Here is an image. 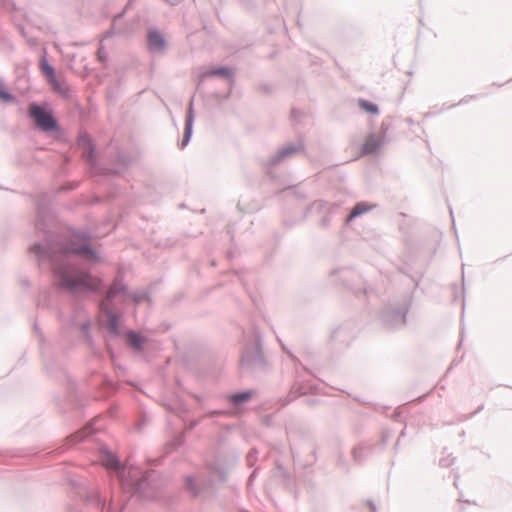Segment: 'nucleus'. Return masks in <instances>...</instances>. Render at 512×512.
Listing matches in <instances>:
<instances>
[{
	"mask_svg": "<svg viewBox=\"0 0 512 512\" xmlns=\"http://www.w3.org/2000/svg\"><path fill=\"white\" fill-rule=\"evenodd\" d=\"M287 434L290 435L291 434V430L289 428H287Z\"/></svg>",
	"mask_w": 512,
	"mask_h": 512,
	"instance_id": "59",
	"label": "nucleus"
},
{
	"mask_svg": "<svg viewBox=\"0 0 512 512\" xmlns=\"http://www.w3.org/2000/svg\"><path fill=\"white\" fill-rule=\"evenodd\" d=\"M295 193H296L297 197H304L303 194H300V193H297V192H295Z\"/></svg>",
	"mask_w": 512,
	"mask_h": 512,
	"instance_id": "56",
	"label": "nucleus"
},
{
	"mask_svg": "<svg viewBox=\"0 0 512 512\" xmlns=\"http://www.w3.org/2000/svg\"><path fill=\"white\" fill-rule=\"evenodd\" d=\"M147 297H148V293L146 291H136L131 295V298L135 304H139Z\"/></svg>",
	"mask_w": 512,
	"mask_h": 512,
	"instance_id": "35",
	"label": "nucleus"
},
{
	"mask_svg": "<svg viewBox=\"0 0 512 512\" xmlns=\"http://www.w3.org/2000/svg\"><path fill=\"white\" fill-rule=\"evenodd\" d=\"M0 100L4 103H14L16 101V97L8 91L2 79H0Z\"/></svg>",
	"mask_w": 512,
	"mask_h": 512,
	"instance_id": "30",
	"label": "nucleus"
},
{
	"mask_svg": "<svg viewBox=\"0 0 512 512\" xmlns=\"http://www.w3.org/2000/svg\"><path fill=\"white\" fill-rule=\"evenodd\" d=\"M217 76L224 79L232 80L234 77V71L228 66H216L208 69L201 74L200 78L203 80L206 77Z\"/></svg>",
	"mask_w": 512,
	"mask_h": 512,
	"instance_id": "21",
	"label": "nucleus"
},
{
	"mask_svg": "<svg viewBox=\"0 0 512 512\" xmlns=\"http://www.w3.org/2000/svg\"><path fill=\"white\" fill-rule=\"evenodd\" d=\"M367 504H368L371 512H377V508H376L375 504L371 500H368Z\"/></svg>",
	"mask_w": 512,
	"mask_h": 512,
	"instance_id": "42",
	"label": "nucleus"
},
{
	"mask_svg": "<svg viewBox=\"0 0 512 512\" xmlns=\"http://www.w3.org/2000/svg\"><path fill=\"white\" fill-rule=\"evenodd\" d=\"M358 105L359 107L365 111L366 113L368 114H371V115H378L379 114V107L377 104L369 101V100H366V99H359L358 101Z\"/></svg>",
	"mask_w": 512,
	"mask_h": 512,
	"instance_id": "28",
	"label": "nucleus"
},
{
	"mask_svg": "<svg viewBox=\"0 0 512 512\" xmlns=\"http://www.w3.org/2000/svg\"><path fill=\"white\" fill-rule=\"evenodd\" d=\"M239 280L241 281V283H242L243 285H245V284H244V282H243V278H242L240 275H239Z\"/></svg>",
	"mask_w": 512,
	"mask_h": 512,
	"instance_id": "58",
	"label": "nucleus"
},
{
	"mask_svg": "<svg viewBox=\"0 0 512 512\" xmlns=\"http://www.w3.org/2000/svg\"><path fill=\"white\" fill-rule=\"evenodd\" d=\"M284 223H285V225H286V226H288V227H292V225H293L292 223L288 224L286 221H285Z\"/></svg>",
	"mask_w": 512,
	"mask_h": 512,
	"instance_id": "57",
	"label": "nucleus"
},
{
	"mask_svg": "<svg viewBox=\"0 0 512 512\" xmlns=\"http://www.w3.org/2000/svg\"><path fill=\"white\" fill-rule=\"evenodd\" d=\"M227 414H228V412L225 410H212L209 412V416H211V417L224 416Z\"/></svg>",
	"mask_w": 512,
	"mask_h": 512,
	"instance_id": "39",
	"label": "nucleus"
},
{
	"mask_svg": "<svg viewBox=\"0 0 512 512\" xmlns=\"http://www.w3.org/2000/svg\"><path fill=\"white\" fill-rule=\"evenodd\" d=\"M167 40L158 29H150L147 32V48L151 54L164 52Z\"/></svg>",
	"mask_w": 512,
	"mask_h": 512,
	"instance_id": "16",
	"label": "nucleus"
},
{
	"mask_svg": "<svg viewBox=\"0 0 512 512\" xmlns=\"http://www.w3.org/2000/svg\"><path fill=\"white\" fill-rule=\"evenodd\" d=\"M253 396L252 390H244L236 393L229 394L227 396L228 402L235 408L241 407L247 403Z\"/></svg>",
	"mask_w": 512,
	"mask_h": 512,
	"instance_id": "24",
	"label": "nucleus"
},
{
	"mask_svg": "<svg viewBox=\"0 0 512 512\" xmlns=\"http://www.w3.org/2000/svg\"><path fill=\"white\" fill-rule=\"evenodd\" d=\"M127 291H128V287H127V284L124 282L123 275L121 273H118L115 276L113 282L107 288V290H106V286L104 285V289L101 294H99V295L93 294V295H90V297L91 296H102V295L106 294V298L109 301H113L117 296L127 294ZM87 298H89V296Z\"/></svg>",
	"mask_w": 512,
	"mask_h": 512,
	"instance_id": "13",
	"label": "nucleus"
},
{
	"mask_svg": "<svg viewBox=\"0 0 512 512\" xmlns=\"http://www.w3.org/2000/svg\"><path fill=\"white\" fill-rule=\"evenodd\" d=\"M464 308H465V302L463 301V303H462V313H464Z\"/></svg>",
	"mask_w": 512,
	"mask_h": 512,
	"instance_id": "55",
	"label": "nucleus"
},
{
	"mask_svg": "<svg viewBox=\"0 0 512 512\" xmlns=\"http://www.w3.org/2000/svg\"><path fill=\"white\" fill-rule=\"evenodd\" d=\"M411 304V297L406 296L399 302L387 304L381 311L383 325L389 329H399L406 324V315Z\"/></svg>",
	"mask_w": 512,
	"mask_h": 512,
	"instance_id": "5",
	"label": "nucleus"
},
{
	"mask_svg": "<svg viewBox=\"0 0 512 512\" xmlns=\"http://www.w3.org/2000/svg\"><path fill=\"white\" fill-rule=\"evenodd\" d=\"M404 436H405V429H403V430L400 432L398 439H400V440H401V438H402V437H404Z\"/></svg>",
	"mask_w": 512,
	"mask_h": 512,
	"instance_id": "46",
	"label": "nucleus"
},
{
	"mask_svg": "<svg viewBox=\"0 0 512 512\" xmlns=\"http://www.w3.org/2000/svg\"><path fill=\"white\" fill-rule=\"evenodd\" d=\"M375 446L376 445L360 444L354 447L352 450V458L354 462L358 465L363 464L367 457L373 452Z\"/></svg>",
	"mask_w": 512,
	"mask_h": 512,
	"instance_id": "23",
	"label": "nucleus"
},
{
	"mask_svg": "<svg viewBox=\"0 0 512 512\" xmlns=\"http://www.w3.org/2000/svg\"><path fill=\"white\" fill-rule=\"evenodd\" d=\"M482 409H483V405H481V406L477 409V411H475L474 413H472V416H473V415H475L476 413H478L479 411H481Z\"/></svg>",
	"mask_w": 512,
	"mask_h": 512,
	"instance_id": "48",
	"label": "nucleus"
},
{
	"mask_svg": "<svg viewBox=\"0 0 512 512\" xmlns=\"http://www.w3.org/2000/svg\"><path fill=\"white\" fill-rule=\"evenodd\" d=\"M399 442H400V439H397L395 445H394V449L396 450L398 447H399Z\"/></svg>",
	"mask_w": 512,
	"mask_h": 512,
	"instance_id": "49",
	"label": "nucleus"
},
{
	"mask_svg": "<svg viewBox=\"0 0 512 512\" xmlns=\"http://www.w3.org/2000/svg\"><path fill=\"white\" fill-rule=\"evenodd\" d=\"M35 229L42 239L36 241L30 251L38 266L49 271L58 289L74 296L88 297L101 294L104 281L91 272V267L101 261L98 251L92 247L89 230H72L65 242L49 229L52 210L44 197L36 202Z\"/></svg>",
	"mask_w": 512,
	"mask_h": 512,
	"instance_id": "1",
	"label": "nucleus"
},
{
	"mask_svg": "<svg viewBox=\"0 0 512 512\" xmlns=\"http://www.w3.org/2000/svg\"><path fill=\"white\" fill-rule=\"evenodd\" d=\"M463 103H466V99H465V98H463V99H461V100L459 101V104H463Z\"/></svg>",
	"mask_w": 512,
	"mask_h": 512,
	"instance_id": "53",
	"label": "nucleus"
},
{
	"mask_svg": "<svg viewBox=\"0 0 512 512\" xmlns=\"http://www.w3.org/2000/svg\"><path fill=\"white\" fill-rule=\"evenodd\" d=\"M283 349L286 351V353L291 357V359H292L295 363H297V364H301V363H300V360H299L296 356H294V355H293L289 350H287L284 346H283Z\"/></svg>",
	"mask_w": 512,
	"mask_h": 512,
	"instance_id": "41",
	"label": "nucleus"
},
{
	"mask_svg": "<svg viewBox=\"0 0 512 512\" xmlns=\"http://www.w3.org/2000/svg\"><path fill=\"white\" fill-rule=\"evenodd\" d=\"M315 388V385L310 381H302L299 373L297 372L296 381L291 388V394H293V398H296L301 395L312 393Z\"/></svg>",
	"mask_w": 512,
	"mask_h": 512,
	"instance_id": "20",
	"label": "nucleus"
},
{
	"mask_svg": "<svg viewBox=\"0 0 512 512\" xmlns=\"http://www.w3.org/2000/svg\"><path fill=\"white\" fill-rule=\"evenodd\" d=\"M146 342L147 338L141 333L135 332L133 330H129L126 333L127 345L136 351H142Z\"/></svg>",
	"mask_w": 512,
	"mask_h": 512,
	"instance_id": "22",
	"label": "nucleus"
},
{
	"mask_svg": "<svg viewBox=\"0 0 512 512\" xmlns=\"http://www.w3.org/2000/svg\"><path fill=\"white\" fill-rule=\"evenodd\" d=\"M98 460L118 478L123 490L142 497L148 496L153 488V473L139 467H128L107 446L101 445L98 450Z\"/></svg>",
	"mask_w": 512,
	"mask_h": 512,
	"instance_id": "2",
	"label": "nucleus"
},
{
	"mask_svg": "<svg viewBox=\"0 0 512 512\" xmlns=\"http://www.w3.org/2000/svg\"><path fill=\"white\" fill-rule=\"evenodd\" d=\"M85 438V435L84 433L82 432H79V433H76V434H73L71 435L68 439H67V448L68 447H71L77 443H79L80 441H82L83 439Z\"/></svg>",
	"mask_w": 512,
	"mask_h": 512,
	"instance_id": "34",
	"label": "nucleus"
},
{
	"mask_svg": "<svg viewBox=\"0 0 512 512\" xmlns=\"http://www.w3.org/2000/svg\"><path fill=\"white\" fill-rule=\"evenodd\" d=\"M124 14L125 10H122L113 17L110 29L104 33L103 38L100 41V46L96 54L98 60L101 63H104L107 60V54L104 50V47L102 46L103 40L112 38L115 35H121L125 33L124 27L120 24V21L123 18Z\"/></svg>",
	"mask_w": 512,
	"mask_h": 512,
	"instance_id": "10",
	"label": "nucleus"
},
{
	"mask_svg": "<svg viewBox=\"0 0 512 512\" xmlns=\"http://www.w3.org/2000/svg\"><path fill=\"white\" fill-rule=\"evenodd\" d=\"M355 400H357V402H360V403H363V404H368L367 402H364V401H362V400H360L358 398H355Z\"/></svg>",
	"mask_w": 512,
	"mask_h": 512,
	"instance_id": "51",
	"label": "nucleus"
},
{
	"mask_svg": "<svg viewBox=\"0 0 512 512\" xmlns=\"http://www.w3.org/2000/svg\"><path fill=\"white\" fill-rule=\"evenodd\" d=\"M166 409L178 417L182 418L188 413V408L182 402H177L175 404H166Z\"/></svg>",
	"mask_w": 512,
	"mask_h": 512,
	"instance_id": "29",
	"label": "nucleus"
},
{
	"mask_svg": "<svg viewBox=\"0 0 512 512\" xmlns=\"http://www.w3.org/2000/svg\"><path fill=\"white\" fill-rule=\"evenodd\" d=\"M311 454L313 456V461H316L317 460V449H316V447L313 448V450L311 451Z\"/></svg>",
	"mask_w": 512,
	"mask_h": 512,
	"instance_id": "43",
	"label": "nucleus"
},
{
	"mask_svg": "<svg viewBox=\"0 0 512 512\" xmlns=\"http://www.w3.org/2000/svg\"><path fill=\"white\" fill-rule=\"evenodd\" d=\"M389 437H390V435H389V433H388V432H383V433H382V436H381V445H382V446H385V445H386V443H387V442H388V440H389Z\"/></svg>",
	"mask_w": 512,
	"mask_h": 512,
	"instance_id": "40",
	"label": "nucleus"
},
{
	"mask_svg": "<svg viewBox=\"0 0 512 512\" xmlns=\"http://www.w3.org/2000/svg\"><path fill=\"white\" fill-rule=\"evenodd\" d=\"M221 461H213L207 464L208 482L211 487L222 484L227 480V470Z\"/></svg>",
	"mask_w": 512,
	"mask_h": 512,
	"instance_id": "15",
	"label": "nucleus"
},
{
	"mask_svg": "<svg viewBox=\"0 0 512 512\" xmlns=\"http://www.w3.org/2000/svg\"><path fill=\"white\" fill-rule=\"evenodd\" d=\"M255 475H256V470H254L250 476H249V481H252L254 478H255Z\"/></svg>",
	"mask_w": 512,
	"mask_h": 512,
	"instance_id": "44",
	"label": "nucleus"
},
{
	"mask_svg": "<svg viewBox=\"0 0 512 512\" xmlns=\"http://www.w3.org/2000/svg\"><path fill=\"white\" fill-rule=\"evenodd\" d=\"M133 1H134V0H129V1H128L127 5H126V7H125V9H124L125 11H126V9L129 7V5H130Z\"/></svg>",
	"mask_w": 512,
	"mask_h": 512,
	"instance_id": "50",
	"label": "nucleus"
},
{
	"mask_svg": "<svg viewBox=\"0 0 512 512\" xmlns=\"http://www.w3.org/2000/svg\"><path fill=\"white\" fill-rule=\"evenodd\" d=\"M119 163H120V167L116 168V169H113L114 173H121L122 171H124L128 167V165H129V158H128V156H126L124 154H120L119 155Z\"/></svg>",
	"mask_w": 512,
	"mask_h": 512,
	"instance_id": "33",
	"label": "nucleus"
},
{
	"mask_svg": "<svg viewBox=\"0 0 512 512\" xmlns=\"http://www.w3.org/2000/svg\"><path fill=\"white\" fill-rule=\"evenodd\" d=\"M195 119L194 113V96L191 97L185 118L184 134L181 142L178 144L180 149H184L190 142L193 133V123Z\"/></svg>",
	"mask_w": 512,
	"mask_h": 512,
	"instance_id": "18",
	"label": "nucleus"
},
{
	"mask_svg": "<svg viewBox=\"0 0 512 512\" xmlns=\"http://www.w3.org/2000/svg\"><path fill=\"white\" fill-rule=\"evenodd\" d=\"M370 210H371V206L367 202H364V201L357 202L350 210L349 215L345 219V223L349 224L354 219H356L357 217L363 215L364 213H366Z\"/></svg>",
	"mask_w": 512,
	"mask_h": 512,
	"instance_id": "25",
	"label": "nucleus"
},
{
	"mask_svg": "<svg viewBox=\"0 0 512 512\" xmlns=\"http://www.w3.org/2000/svg\"><path fill=\"white\" fill-rule=\"evenodd\" d=\"M23 285L28 287L30 285L29 280H27V279L23 280Z\"/></svg>",
	"mask_w": 512,
	"mask_h": 512,
	"instance_id": "47",
	"label": "nucleus"
},
{
	"mask_svg": "<svg viewBox=\"0 0 512 512\" xmlns=\"http://www.w3.org/2000/svg\"><path fill=\"white\" fill-rule=\"evenodd\" d=\"M453 290H454V300H456V298H457L456 293H457L458 287L456 285H454Z\"/></svg>",
	"mask_w": 512,
	"mask_h": 512,
	"instance_id": "45",
	"label": "nucleus"
},
{
	"mask_svg": "<svg viewBox=\"0 0 512 512\" xmlns=\"http://www.w3.org/2000/svg\"><path fill=\"white\" fill-rule=\"evenodd\" d=\"M39 69L45 80L52 86V88L55 91L62 93V86L57 79L55 68L48 62L46 51L43 52L39 59Z\"/></svg>",
	"mask_w": 512,
	"mask_h": 512,
	"instance_id": "11",
	"label": "nucleus"
},
{
	"mask_svg": "<svg viewBox=\"0 0 512 512\" xmlns=\"http://www.w3.org/2000/svg\"><path fill=\"white\" fill-rule=\"evenodd\" d=\"M335 209H336V207L331 205L330 203L323 201V200H317V201H314L309 207H307L306 213H308L311 210H316L318 212H324V215L320 220V227L323 229H328L331 225L333 213H334Z\"/></svg>",
	"mask_w": 512,
	"mask_h": 512,
	"instance_id": "12",
	"label": "nucleus"
},
{
	"mask_svg": "<svg viewBox=\"0 0 512 512\" xmlns=\"http://www.w3.org/2000/svg\"><path fill=\"white\" fill-rule=\"evenodd\" d=\"M196 426V423H191L189 429H193Z\"/></svg>",
	"mask_w": 512,
	"mask_h": 512,
	"instance_id": "52",
	"label": "nucleus"
},
{
	"mask_svg": "<svg viewBox=\"0 0 512 512\" xmlns=\"http://www.w3.org/2000/svg\"><path fill=\"white\" fill-rule=\"evenodd\" d=\"M77 145L82 150V157L90 164L96 159L95 145L91 136L83 131L77 137Z\"/></svg>",
	"mask_w": 512,
	"mask_h": 512,
	"instance_id": "17",
	"label": "nucleus"
},
{
	"mask_svg": "<svg viewBox=\"0 0 512 512\" xmlns=\"http://www.w3.org/2000/svg\"><path fill=\"white\" fill-rule=\"evenodd\" d=\"M73 325L75 326H78L81 333H82V337H83V341L84 343L89 346V347H92L93 346V343H94V338H93V335L90 331V327H91V321L88 317L85 318V320L80 323V324H77L76 322L73 321Z\"/></svg>",
	"mask_w": 512,
	"mask_h": 512,
	"instance_id": "26",
	"label": "nucleus"
},
{
	"mask_svg": "<svg viewBox=\"0 0 512 512\" xmlns=\"http://www.w3.org/2000/svg\"><path fill=\"white\" fill-rule=\"evenodd\" d=\"M34 330L36 333H38L40 337V350L43 357V362L45 369L47 372L57 379L63 377V381L65 382L67 391L69 395L75 400L78 399V395L76 392L77 386L76 382L73 380V378L66 372L64 368V362L63 359L60 357H56L54 353L47 351L44 347V336L39 331L38 325L34 324Z\"/></svg>",
	"mask_w": 512,
	"mask_h": 512,
	"instance_id": "4",
	"label": "nucleus"
},
{
	"mask_svg": "<svg viewBox=\"0 0 512 512\" xmlns=\"http://www.w3.org/2000/svg\"><path fill=\"white\" fill-rule=\"evenodd\" d=\"M336 466L343 472L348 473L350 468L342 452L338 453Z\"/></svg>",
	"mask_w": 512,
	"mask_h": 512,
	"instance_id": "32",
	"label": "nucleus"
},
{
	"mask_svg": "<svg viewBox=\"0 0 512 512\" xmlns=\"http://www.w3.org/2000/svg\"><path fill=\"white\" fill-rule=\"evenodd\" d=\"M291 189H295V187L294 186L293 187H287V188L284 189V191L291 190Z\"/></svg>",
	"mask_w": 512,
	"mask_h": 512,
	"instance_id": "54",
	"label": "nucleus"
},
{
	"mask_svg": "<svg viewBox=\"0 0 512 512\" xmlns=\"http://www.w3.org/2000/svg\"><path fill=\"white\" fill-rule=\"evenodd\" d=\"M183 442H184V436H183V434H180L173 440V442L171 444L173 445V448H177V447L181 446L183 444Z\"/></svg>",
	"mask_w": 512,
	"mask_h": 512,
	"instance_id": "38",
	"label": "nucleus"
},
{
	"mask_svg": "<svg viewBox=\"0 0 512 512\" xmlns=\"http://www.w3.org/2000/svg\"><path fill=\"white\" fill-rule=\"evenodd\" d=\"M28 117L34 121L38 130L50 133L61 131V127L54 117L51 109L45 104L44 106L38 102H31L27 110Z\"/></svg>",
	"mask_w": 512,
	"mask_h": 512,
	"instance_id": "7",
	"label": "nucleus"
},
{
	"mask_svg": "<svg viewBox=\"0 0 512 512\" xmlns=\"http://www.w3.org/2000/svg\"><path fill=\"white\" fill-rule=\"evenodd\" d=\"M104 314V327L107 329L109 334L113 337H119L121 335L120 320L121 314L114 311L111 307L106 306L103 308Z\"/></svg>",
	"mask_w": 512,
	"mask_h": 512,
	"instance_id": "14",
	"label": "nucleus"
},
{
	"mask_svg": "<svg viewBox=\"0 0 512 512\" xmlns=\"http://www.w3.org/2000/svg\"><path fill=\"white\" fill-rule=\"evenodd\" d=\"M455 461V457H452V455H447V457H443L439 460V465L442 467H449L451 466Z\"/></svg>",
	"mask_w": 512,
	"mask_h": 512,
	"instance_id": "37",
	"label": "nucleus"
},
{
	"mask_svg": "<svg viewBox=\"0 0 512 512\" xmlns=\"http://www.w3.org/2000/svg\"><path fill=\"white\" fill-rule=\"evenodd\" d=\"M389 129V123L385 120L381 123L380 136L376 137L370 134L362 145L361 152L363 155H375L386 142V133Z\"/></svg>",
	"mask_w": 512,
	"mask_h": 512,
	"instance_id": "9",
	"label": "nucleus"
},
{
	"mask_svg": "<svg viewBox=\"0 0 512 512\" xmlns=\"http://www.w3.org/2000/svg\"><path fill=\"white\" fill-rule=\"evenodd\" d=\"M354 337L353 331L350 329L349 324H343L332 330L330 334V341L334 344L349 345Z\"/></svg>",
	"mask_w": 512,
	"mask_h": 512,
	"instance_id": "19",
	"label": "nucleus"
},
{
	"mask_svg": "<svg viewBox=\"0 0 512 512\" xmlns=\"http://www.w3.org/2000/svg\"><path fill=\"white\" fill-rule=\"evenodd\" d=\"M256 459H257V450L255 448H252L246 456V461L249 466H252L253 463L256 461Z\"/></svg>",
	"mask_w": 512,
	"mask_h": 512,
	"instance_id": "36",
	"label": "nucleus"
},
{
	"mask_svg": "<svg viewBox=\"0 0 512 512\" xmlns=\"http://www.w3.org/2000/svg\"><path fill=\"white\" fill-rule=\"evenodd\" d=\"M98 378L99 380L91 383V385L94 387H101L107 394L115 392L118 389V386L107 376L99 375Z\"/></svg>",
	"mask_w": 512,
	"mask_h": 512,
	"instance_id": "27",
	"label": "nucleus"
},
{
	"mask_svg": "<svg viewBox=\"0 0 512 512\" xmlns=\"http://www.w3.org/2000/svg\"><path fill=\"white\" fill-rule=\"evenodd\" d=\"M329 280L332 284L341 285L345 288L352 290L356 295L363 293L365 295L370 293L368 287L364 284L361 275L350 267H340L332 269L329 272Z\"/></svg>",
	"mask_w": 512,
	"mask_h": 512,
	"instance_id": "6",
	"label": "nucleus"
},
{
	"mask_svg": "<svg viewBox=\"0 0 512 512\" xmlns=\"http://www.w3.org/2000/svg\"><path fill=\"white\" fill-rule=\"evenodd\" d=\"M305 146L302 143L293 144L290 143L280 149H278L273 155L270 156L266 163V174L272 179L276 178L274 173V167L280 163L292 158L294 155L304 152Z\"/></svg>",
	"mask_w": 512,
	"mask_h": 512,
	"instance_id": "8",
	"label": "nucleus"
},
{
	"mask_svg": "<svg viewBox=\"0 0 512 512\" xmlns=\"http://www.w3.org/2000/svg\"><path fill=\"white\" fill-rule=\"evenodd\" d=\"M184 485H185V489L187 491H189L192 494V496L195 497L200 493L198 485L193 476H191V475L185 476Z\"/></svg>",
	"mask_w": 512,
	"mask_h": 512,
	"instance_id": "31",
	"label": "nucleus"
},
{
	"mask_svg": "<svg viewBox=\"0 0 512 512\" xmlns=\"http://www.w3.org/2000/svg\"><path fill=\"white\" fill-rule=\"evenodd\" d=\"M240 367L250 372H265L269 369L262 349V334L257 327L243 330Z\"/></svg>",
	"mask_w": 512,
	"mask_h": 512,
	"instance_id": "3",
	"label": "nucleus"
}]
</instances>
